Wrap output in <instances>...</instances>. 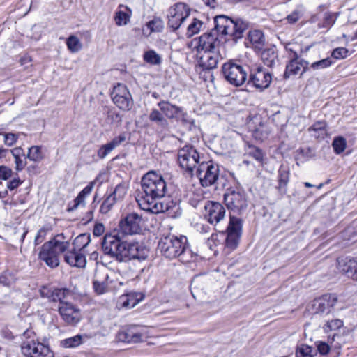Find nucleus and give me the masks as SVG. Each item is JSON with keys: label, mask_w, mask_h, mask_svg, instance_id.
<instances>
[{"label": "nucleus", "mask_w": 357, "mask_h": 357, "mask_svg": "<svg viewBox=\"0 0 357 357\" xmlns=\"http://www.w3.org/2000/svg\"><path fill=\"white\" fill-rule=\"evenodd\" d=\"M105 231V227L102 223H98L94 226L93 234L96 236H101Z\"/></svg>", "instance_id": "62"}, {"label": "nucleus", "mask_w": 357, "mask_h": 357, "mask_svg": "<svg viewBox=\"0 0 357 357\" xmlns=\"http://www.w3.org/2000/svg\"><path fill=\"white\" fill-rule=\"evenodd\" d=\"M164 29V22L160 17H154L151 20L146 23L142 28L144 36L149 37L152 33L161 32Z\"/></svg>", "instance_id": "29"}, {"label": "nucleus", "mask_w": 357, "mask_h": 357, "mask_svg": "<svg viewBox=\"0 0 357 357\" xmlns=\"http://www.w3.org/2000/svg\"><path fill=\"white\" fill-rule=\"evenodd\" d=\"M178 121H181L183 126L188 128L189 130L192 131L196 129L197 126L195 121L192 119L181 107V112L178 113V119H176Z\"/></svg>", "instance_id": "35"}, {"label": "nucleus", "mask_w": 357, "mask_h": 357, "mask_svg": "<svg viewBox=\"0 0 357 357\" xmlns=\"http://www.w3.org/2000/svg\"><path fill=\"white\" fill-rule=\"evenodd\" d=\"M127 189V185L125 183H121L116 186L114 192L111 193V195H114V197L116 198V200L121 199L126 194Z\"/></svg>", "instance_id": "52"}, {"label": "nucleus", "mask_w": 357, "mask_h": 357, "mask_svg": "<svg viewBox=\"0 0 357 357\" xmlns=\"http://www.w3.org/2000/svg\"><path fill=\"white\" fill-rule=\"evenodd\" d=\"M15 275L13 273L8 271H4L0 275V283L4 286H11L15 282Z\"/></svg>", "instance_id": "45"}, {"label": "nucleus", "mask_w": 357, "mask_h": 357, "mask_svg": "<svg viewBox=\"0 0 357 357\" xmlns=\"http://www.w3.org/2000/svg\"><path fill=\"white\" fill-rule=\"evenodd\" d=\"M149 119L154 124L158 132L162 133L168 129L169 122L158 109H153L149 115Z\"/></svg>", "instance_id": "27"}, {"label": "nucleus", "mask_w": 357, "mask_h": 357, "mask_svg": "<svg viewBox=\"0 0 357 357\" xmlns=\"http://www.w3.org/2000/svg\"><path fill=\"white\" fill-rule=\"evenodd\" d=\"M308 66V61L302 59L300 54H295L294 58L290 59L287 63L284 77L287 79L299 73L303 75L307 70Z\"/></svg>", "instance_id": "14"}, {"label": "nucleus", "mask_w": 357, "mask_h": 357, "mask_svg": "<svg viewBox=\"0 0 357 357\" xmlns=\"http://www.w3.org/2000/svg\"><path fill=\"white\" fill-rule=\"evenodd\" d=\"M167 190V183L161 174L149 171L141 179L136 201L139 207L152 213H165L172 218L181 215L180 204L171 197H165Z\"/></svg>", "instance_id": "1"}, {"label": "nucleus", "mask_w": 357, "mask_h": 357, "mask_svg": "<svg viewBox=\"0 0 357 357\" xmlns=\"http://www.w3.org/2000/svg\"><path fill=\"white\" fill-rule=\"evenodd\" d=\"M337 267L340 272L357 281V258L339 257L337 259Z\"/></svg>", "instance_id": "18"}, {"label": "nucleus", "mask_w": 357, "mask_h": 357, "mask_svg": "<svg viewBox=\"0 0 357 357\" xmlns=\"http://www.w3.org/2000/svg\"><path fill=\"white\" fill-rule=\"evenodd\" d=\"M205 217L211 225H216L224 219L225 209L219 202L209 201L205 205Z\"/></svg>", "instance_id": "16"}, {"label": "nucleus", "mask_w": 357, "mask_h": 357, "mask_svg": "<svg viewBox=\"0 0 357 357\" xmlns=\"http://www.w3.org/2000/svg\"><path fill=\"white\" fill-rule=\"evenodd\" d=\"M13 171L10 168L1 165L0 166V179L8 180L11 177Z\"/></svg>", "instance_id": "57"}, {"label": "nucleus", "mask_w": 357, "mask_h": 357, "mask_svg": "<svg viewBox=\"0 0 357 357\" xmlns=\"http://www.w3.org/2000/svg\"><path fill=\"white\" fill-rule=\"evenodd\" d=\"M59 312L63 320L70 325L77 324L82 317L79 309L70 303H63L59 305Z\"/></svg>", "instance_id": "17"}, {"label": "nucleus", "mask_w": 357, "mask_h": 357, "mask_svg": "<svg viewBox=\"0 0 357 357\" xmlns=\"http://www.w3.org/2000/svg\"><path fill=\"white\" fill-rule=\"evenodd\" d=\"M85 247H82L79 250H76L75 247L72 250L67 251L64 255L65 261L71 266L78 268H83L86 265V257L84 255L82 249Z\"/></svg>", "instance_id": "21"}, {"label": "nucleus", "mask_w": 357, "mask_h": 357, "mask_svg": "<svg viewBox=\"0 0 357 357\" xmlns=\"http://www.w3.org/2000/svg\"><path fill=\"white\" fill-rule=\"evenodd\" d=\"M66 45L69 51L72 53L79 52L82 47V45L79 39L77 36L73 35L70 36L67 38Z\"/></svg>", "instance_id": "40"}, {"label": "nucleus", "mask_w": 357, "mask_h": 357, "mask_svg": "<svg viewBox=\"0 0 357 357\" xmlns=\"http://www.w3.org/2000/svg\"><path fill=\"white\" fill-rule=\"evenodd\" d=\"M190 8L185 3L178 2L172 6L167 12V25L172 30H177L190 16Z\"/></svg>", "instance_id": "9"}, {"label": "nucleus", "mask_w": 357, "mask_h": 357, "mask_svg": "<svg viewBox=\"0 0 357 357\" xmlns=\"http://www.w3.org/2000/svg\"><path fill=\"white\" fill-rule=\"evenodd\" d=\"M119 8H125L128 13L121 10L116 11L114 15L115 23L119 26H125L130 22L132 10L129 7L123 4H120Z\"/></svg>", "instance_id": "33"}, {"label": "nucleus", "mask_w": 357, "mask_h": 357, "mask_svg": "<svg viewBox=\"0 0 357 357\" xmlns=\"http://www.w3.org/2000/svg\"><path fill=\"white\" fill-rule=\"evenodd\" d=\"M142 216L136 213H131L120 220L119 227L127 238L128 235L139 234L142 231Z\"/></svg>", "instance_id": "11"}, {"label": "nucleus", "mask_w": 357, "mask_h": 357, "mask_svg": "<svg viewBox=\"0 0 357 357\" xmlns=\"http://www.w3.org/2000/svg\"><path fill=\"white\" fill-rule=\"evenodd\" d=\"M343 326V321L341 319H333L331 321H328L324 325V330L326 331H333V330H337Z\"/></svg>", "instance_id": "53"}, {"label": "nucleus", "mask_w": 357, "mask_h": 357, "mask_svg": "<svg viewBox=\"0 0 357 357\" xmlns=\"http://www.w3.org/2000/svg\"><path fill=\"white\" fill-rule=\"evenodd\" d=\"M126 132H121L110 142L102 145L97 151L98 157L100 159L105 158L114 149L126 142Z\"/></svg>", "instance_id": "20"}, {"label": "nucleus", "mask_w": 357, "mask_h": 357, "mask_svg": "<svg viewBox=\"0 0 357 357\" xmlns=\"http://www.w3.org/2000/svg\"><path fill=\"white\" fill-rule=\"evenodd\" d=\"M114 103L121 110L128 111L133 105L132 96L126 85L118 84L112 93Z\"/></svg>", "instance_id": "10"}, {"label": "nucleus", "mask_w": 357, "mask_h": 357, "mask_svg": "<svg viewBox=\"0 0 357 357\" xmlns=\"http://www.w3.org/2000/svg\"><path fill=\"white\" fill-rule=\"evenodd\" d=\"M246 152L249 155L253 157L259 162L263 160L264 154L261 150L255 146L249 145Z\"/></svg>", "instance_id": "51"}, {"label": "nucleus", "mask_w": 357, "mask_h": 357, "mask_svg": "<svg viewBox=\"0 0 357 357\" xmlns=\"http://www.w3.org/2000/svg\"><path fill=\"white\" fill-rule=\"evenodd\" d=\"M346 140L342 137H335L332 143L334 151L337 154H340L341 153H342L346 148Z\"/></svg>", "instance_id": "44"}, {"label": "nucleus", "mask_w": 357, "mask_h": 357, "mask_svg": "<svg viewBox=\"0 0 357 357\" xmlns=\"http://www.w3.org/2000/svg\"><path fill=\"white\" fill-rule=\"evenodd\" d=\"M27 158L31 161L40 162L44 158L42 147L40 146H32L29 149Z\"/></svg>", "instance_id": "38"}, {"label": "nucleus", "mask_w": 357, "mask_h": 357, "mask_svg": "<svg viewBox=\"0 0 357 357\" xmlns=\"http://www.w3.org/2000/svg\"><path fill=\"white\" fill-rule=\"evenodd\" d=\"M177 160L179 166L190 175H193L195 168L202 162L199 153L192 145L178 149Z\"/></svg>", "instance_id": "8"}, {"label": "nucleus", "mask_w": 357, "mask_h": 357, "mask_svg": "<svg viewBox=\"0 0 357 357\" xmlns=\"http://www.w3.org/2000/svg\"><path fill=\"white\" fill-rule=\"evenodd\" d=\"M277 55L273 49H266L262 51L261 58L264 61H266V64L271 66L274 63Z\"/></svg>", "instance_id": "50"}, {"label": "nucleus", "mask_w": 357, "mask_h": 357, "mask_svg": "<svg viewBox=\"0 0 357 357\" xmlns=\"http://www.w3.org/2000/svg\"><path fill=\"white\" fill-rule=\"evenodd\" d=\"M22 183V181L19 177L14 178L7 183V188L13 190L18 188Z\"/></svg>", "instance_id": "61"}, {"label": "nucleus", "mask_w": 357, "mask_h": 357, "mask_svg": "<svg viewBox=\"0 0 357 357\" xmlns=\"http://www.w3.org/2000/svg\"><path fill=\"white\" fill-rule=\"evenodd\" d=\"M83 336L77 335L75 336L66 338L61 341V344L65 348H73L79 346L82 343Z\"/></svg>", "instance_id": "42"}, {"label": "nucleus", "mask_w": 357, "mask_h": 357, "mask_svg": "<svg viewBox=\"0 0 357 357\" xmlns=\"http://www.w3.org/2000/svg\"><path fill=\"white\" fill-rule=\"evenodd\" d=\"M158 106L160 109L159 111L165 117L169 119H178V113L181 112V107L165 100L159 102Z\"/></svg>", "instance_id": "28"}, {"label": "nucleus", "mask_w": 357, "mask_h": 357, "mask_svg": "<svg viewBox=\"0 0 357 357\" xmlns=\"http://www.w3.org/2000/svg\"><path fill=\"white\" fill-rule=\"evenodd\" d=\"M142 333L137 326H130L120 331L117 334L119 341L127 343H138L142 341Z\"/></svg>", "instance_id": "23"}, {"label": "nucleus", "mask_w": 357, "mask_h": 357, "mask_svg": "<svg viewBox=\"0 0 357 357\" xmlns=\"http://www.w3.org/2000/svg\"><path fill=\"white\" fill-rule=\"evenodd\" d=\"M108 275L105 274L103 280L100 281L98 279L94 280L93 288L96 293H98V294H102L105 292L107 288V284L106 282V280L108 279Z\"/></svg>", "instance_id": "48"}, {"label": "nucleus", "mask_w": 357, "mask_h": 357, "mask_svg": "<svg viewBox=\"0 0 357 357\" xmlns=\"http://www.w3.org/2000/svg\"><path fill=\"white\" fill-rule=\"evenodd\" d=\"M301 11L298 9L294 10L291 14L287 15V20L290 24L296 22L301 17Z\"/></svg>", "instance_id": "59"}, {"label": "nucleus", "mask_w": 357, "mask_h": 357, "mask_svg": "<svg viewBox=\"0 0 357 357\" xmlns=\"http://www.w3.org/2000/svg\"><path fill=\"white\" fill-rule=\"evenodd\" d=\"M214 29L204 33L195 39L198 52L218 50L220 41L218 35L229 36L236 41L243 37L244 31L248 29V24L241 19L233 20L226 15H220L214 17Z\"/></svg>", "instance_id": "2"}, {"label": "nucleus", "mask_w": 357, "mask_h": 357, "mask_svg": "<svg viewBox=\"0 0 357 357\" xmlns=\"http://www.w3.org/2000/svg\"><path fill=\"white\" fill-rule=\"evenodd\" d=\"M57 248L42 247V250L39 253V258L51 268H55L59 264Z\"/></svg>", "instance_id": "26"}, {"label": "nucleus", "mask_w": 357, "mask_h": 357, "mask_svg": "<svg viewBox=\"0 0 357 357\" xmlns=\"http://www.w3.org/2000/svg\"><path fill=\"white\" fill-rule=\"evenodd\" d=\"M42 297L50 298L52 301H59V305H62L65 301V298L70 294V291L68 289H54L51 291L48 288L43 287L40 290Z\"/></svg>", "instance_id": "25"}, {"label": "nucleus", "mask_w": 357, "mask_h": 357, "mask_svg": "<svg viewBox=\"0 0 357 357\" xmlns=\"http://www.w3.org/2000/svg\"><path fill=\"white\" fill-rule=\"evenodd\" d=\"M1 135L4 137V144L8 146H12L17 142L19 138L18 134L13 132L2 133Z\"/></svg>", "instance_id": "54"}, {"label": "nucleus", "mask_w": 357, "mask_h": 357, "mask_svg": "<svg viewBox=\"0 0 357 357\" xmlns=\"http://www.w3.org/2000/svg\"><path fill=\"white\" fill-rule=\"evenodd\" d=\"M337 14L326 13L324 14V21L319 24L320 27L331 28L335 22Z\"/></svg>", "instance_id": "47"}, {"label": "nucleus", "mask_w": 357, "mask_h": 357, "mask_svg": "<svg viewBox=\"0 0 357 357\" xmlns=\"http://www.w3.org/2000/svg\"><path fill=\"white\" fill-rule=\"evenodd\" d=\"M298 151L304 159H308L312 156V151L310 148H302Z\"/></svg>", "instance_id": "64"}, {"label": "nucleus", "mask_w": 357, "mask_h": 357, "mask_svg": "<svg viewBox=\"0 0 357 357\" xmlns=\"http://www.w3.org/2000/svg\"><path fill=\"white\" fill-rule=\"evenodd\" d=\"M116 198L114 195L109 194L102 203L100 208V213L107 214L116 202Z\"/></svg>", "instance_id": "41"}, {"label": "nucleus", "mask_w": 357, "mask_h": 357, "mask_svg": "<svg viewBox=\"0 0 357 357\" xmlns=\"http://www.w3.org/2000/svg\"><path fill=\"white\" fill-rule=\"evenodd\" d=\"M222 59L219 50L204 52L200 56L199 65L204 70H212L217 67L218 62Z\"/></svg>", "instance_id": "19"}, {"label": "nucleus", "mask_w": 357, "mask_h": 357, "mask_svg": "<svg viewBox=\"0 0 357 357\" xmlns=\"http://www.w3.org/2000/svg\"><path fill=\"white\" fill-rule=\"evenodd\" d=\"M224 202L228 210L234 213H241L248 206L246 194L244 190L238 186L226 189Z\"/></svg>", "instance_id": "7"}, {"label": "nucleus", "mask_w": 357, "mask_h": 357, "mask_svg": "<svg viewBox=\"0 0 357 357\" xmlns=\"http://www.w3.org/2000/svg\"><path fill=\"white\" fill-rule=\"evenodd\" d=\"M96 181L90 182L82 190H81L77 196L73 200V204L70 203L68 206V211L71 212L75 211L79 207H84L86 206V199L91 195Z\"/></svg>", "instance_id": "24"}, {"label": "nucleus", "mask_w": 357, "mask_h": 357, "mask_svg": "<svg viewBox=\"0 0 357 357\" xmlns=\"http://www.w3.org/2000/svg\"><path fill=\"white\" fill-rule=\"evenodd\" d=\"M105 255L119 261L131 259L144 260L149 253L148 247H101Z\"/></svg>", "instance_id": "4"}, {"label": "nucleus", "mask_w": 357, "mask_h": 357, "mask_svg": "<svg viewBox=\"0 0 357 357\" xmlns=\"http://www.w3.org/2000/svg\"><path fill=\"white\" fill-rule=\"evenodd\" d=\"M250 59L231 60L222 66L225 79L234 86H241L247 83Z\"/></svg>", "instance_id": "3"}, {"label": "nucleus", "mask_w": 357, "mask_h": 357, "mask_svg": "<svg viewBox=\"0 0 357 357\" xmlns=\"http://www.w3.org/2000/svg\"><path fill=\"white\" fill-rule=\"evenodd\" d=\"M338 301L335 294H326L312 301V308L314 314H328L334 309Z\"/></svg>", "instance_id": "12"}, {"label": "nucleus", "mask_w": 357, "mask_h": 357, "mask_svg": "<svg viewBox=\"0 0 357 357\" xmlns=\"http://www.w3.org/2000/svg\"><path fill=\"white\" fill-rule=\"evenodd\" d=\"M296 357H314L317 351L307 344H301L296 349Z\"/></svg>", "instance_id": "39"}, {"label": "nucleus", "mask_w": 357, "mask_h": 357, "mask_svg": "<svg viewBox=\"0 0 357 357\" xmlns=\"http://www.w3.org/2000/svg\"><path fill=\"white\" fill-rule=\"evenodd\" d=\"M188 247H161L160 252L166 258L174 259L181 257L183 260V255L187 251Z\"/></svg>", "instance_id": "32"}, {"label": "nucleus", "mask_w": 357, "mask_h": 357, "mask_svg": "<svg viewBox=\"0 0 357 357\" xmlns=\"http://www.w3.org/2000/svg\"><path fill=\"white\" fill-rule=\"evenodd\" d=\"M21 349L26 357H54L49 347L34 340L23 342Z\"/></svg>", "instance_id": "13"}, {"label": "nucleus", "mask_w": 357, "mask_h": 357, "mask_svg": "<svg viewBox=\"0 0 357 357\" xmlns=\"http://www.w3.org/2000/svg\"><path fill=\"white\" fill-rule=\"evenodd\" d=\"M298 47L296 44L292 43H288L285 46V50L289 52V59L294 58L295 54H301L303 52H306L310 49V47H305V50H303V48H300V52H298L296 47Z\"/></svg>", "instance_id": "49"}, {"label": "nucleus", "mask_w": 357, "mask_h": 357, "mask_svg": "<svg viewBox=\"0 0 357 357\" xmlns=\"http://www.w3.org/2000/svg\"><path fill=\"white\" fill-rule=\"evenodd\" d=\"M248 40L255 51L259 52L263 49L264 44V36L259 30L250 31L248 35Z\"/></svg>", "instance_id": "31"}, {"label": "nucleus", "mask_w": 357, "mask_h": 357, "mask_svg": "<svg viewBox=\"0 0 357 357\" xmlns=\"http://www.w3.org/2000/svg\"><path fill=\"white\" fill-rule=\"evenodd\" d=\"M144 61L151 65H160L162 63V57L155 50H149L143 54Z\"/></svg>", "instance_id": "36"}, {"label": "nucleus", "mask_w": 357, "mask_h": 357, "mask_svg": "<svg viewBox=\"0 0 357 357\" xmlns=\"http://www.w3.org/2000/svg\"><path fill=\"white\" fill-rule=\"evenodd\" d=\"M219 166L213 161H202L197 166L195 172L196 176L199 178L202 186L206 188L221 183L222 177H220Z\"/></svg>", "instance_id": "5"}, {"label": "nucleus", "mask_w": 357, "mask_h": 357, "mask_svg": "<svg viewBox=\"0 0 357 357\" xmlns=\"http://www.w3.org/2000/svg\"><path fill=\"white\" fill-rule=\"evenodd\" d=\"M278 189L280 195L287 193V184L289 181V169L287 167L281 165L278 170Z\"/></svg>", "instance_id": "30"}, {"label": "nucleus", "mask_w": 357, "mask_h": 357, "mask_svg": "<svg viewBox=\"0 0 357 357\" xmlns=\"http://www.w3.org/2000/svg\"><path fill=\"white\" fill-rule=\"evenodd\" d=\"M202 26L203 22L201 20L197 18H194L187 28L186 35L188 37H191L198 33L200 31Z\"/></svg>", "instance_id": "43"}, {"label": "nucleus", "mask_w": 357, "mask_h": 357, "mask_svg": "<svg viewBox=\"0 0 357 357\" xmlns=\"http://www.w3.org/2000/svg\"><path fill=\"white\" fill-rule=\"evenodd\" d=\"M242 232V222L238 218L230 215L226 238L227 245H238Z\"/></svg>", "instance_id": "15"}, {"label": "nucleus", "mask_w": 357, "mask_h": 357, "mask_svg": "<svg viewBox=\"0 0 357 357\" xmlns=\"http://www.w3.org/2000/svg\"><path fill=\"white\" fill-rule=\"evenodd\" d=\"M248 73V85L252 86L259 91H263L270 86L272 81L271 75L260 64L254 63L250 60Z\"/></svg>", "instance_id": "6"}, {"label": "nucleus", "mask_w": 357, "mask_h": 357, "mask_svg": "<svg viewBox=\"0 0 357 357\" xmlns=\"http://www.w3.org/2000/svg\"><path fill=\"white\" fill-rule=\"evenodd\" d=\"M126 238L121 229H114L105 235L101 245H136L134 243H128Z\"/></svg>", "instance_id": "22"}, {"label": "nucleus", "mask_w": 357, "mask_h": 357, "mask_svg": "<svg viewBox=\"0 0 357 357\" xmlns=\"http://www.w3.org/2000/svg\"><path fill=\"white\" fill-rule=\"evenodd\" d=\"M326 123L325 121H317L308 128V131L310 132H314L312 135L316 138H324L326 131Z\"/></svg>", "instance_id": "37"}, {"label": "nucleus", "mask_w": 357, "mask_h": 357, "mask_svg": "<svg viewBox=\"0 0 357 357\" xmlns=\"http://www.w3.org/2000/svg\"><path fill=\"white\" fill-rule=\"evenodd\" d=\"M10 153L14 158L18 157H24L25 155L24 151L21 147H15L10 150Z\"/></svg>", "instance_id": "63"}, {"label": "nucleus", "mask_w": 357, "mask_h": 357, "mask_svg": "<svg viewBox=\"0 0 357 357\" xmlns=\"http://www.w3.org/2000/svg\"><path fill=\"white\" fill-rule=\"evenodd\" d=\"M26 158L25 155L24 157H18L15 159V169L18 172L22 171L26 165Z\"/></svg>", "instance_id": "58"}, {"label": "nucleus", "mask_w": 357, "mask_h": 357, "mask_svg": "<svg viewBox=\"0 0 357 357\" xmlns=\"http://www.w3.org/2000/svg\"><path fill=\"white\" fill-rule=\"evenodd\" d=\"M333 63V61L331 58L328 57L324 59H321L318 61H315L310 65V68L314 70H319L325 69L326 68L330 67Z\"/></svg>", "instance_id": "46"}, {"label": "nucleus", "mask_w": 357, "mask_h": 357, "mask_svg": "<svg viewBox=\"0 0 357 357\" xmlns=\"http://www.w3.org/2000/svg\"><path fill=\"white\" fill-rule=\"evenodd\" d=\"M187 245L188 238L184 235L175 236L169 234L163 238H161L158 242V245Z\"/></svg>", "instance_id": "34"}, {"label": "nucleus", "mask_w": 357, "mask_h": 357, "mask_svg": "<svg viewBox=\"0 0 357 357\" xmlns=\"http://www.w3.org/2000/svg\"><path fill=\"white\" fill-rule=\"evenodd\" d=\"M316 344L317 348V349L316 350L317 352L318 351L321 355H326L329 353L330 346L328 345V343L319 341L317 342Z\"/></svg>", "instance_id": "56"}, {"label": "nucleus", "mask_w": 357, "mask_h": 357, "mask_svg": "<svg viewBox=\"0 0 357 357\" xmlns=\"http://www.w3.org/2000/svg\"><path fill=\"white\" fill-rule=\"evenodd\" d=\"M348 52L345 47H337L333 50L331 56L335 59H342L348 56Z\"/></svg>", "instance_id": "55"}, {"label": "nucleus", "mask_w": 357, "mask_h": 357, "mask_svg": "<svg viewBox=\"0 0 357 357\" xmlns=\"http://www.w3.org/2000/svg\"><path fill=\"white\" fill-rule=\"evenodd\" d=\"M82 243V245H88L90 243V237L87 234H81L77 236L73 243V245H77V244Z\"/></svg>", "instance_id": "60"}]
</instances>
